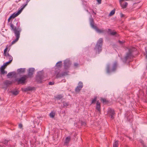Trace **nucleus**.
<instances>
[{
	"label": "nucleus",
	"mask_w": 147,
	"mask_h": 147,
	"mask_svg": "<svg viewBox=\"0 0 147 147\" xmlns=\"http://www.w3.org/2000/svg\"><path fill=\"white\" fill-rule=\"evenodd\" d=\"M10 26L11 28V30H13L15 34V35L16 37V38L13 40L11 42V44L10 45L11 46L12 45L16 43L19 40L20 35V33L21 31V29L20 27V26L19 25L16 27L14 26L13 24L11 23L10 24Z\"/></svg>",
	"instance_id": "1"
},
{
	"label": "nucleus",
	"mask_w": 147,
	"mask_h": 147,
	"mask_svg": "<svg viewBox=\"0 0 147 147\" xmlns=\"http://www.w3.org/2000/svg\"><path fill=\"white\" fill-rule=\"evenodd\" d=\"M136 50L135 48L129 49L128 52L126 53V56L123 59V62L125 63L127 59L133 58V52Z\"/></svg>",
	"instance_id": "2"
},
{
	"label": "nucleus",
	"mask_w": 147,
	"mask_h": 147,
	"mask_svg": "<svg viewBox=\"0 0 147 147\" xmlns=\"http://www.w3.org/2000/svg\"><path fill=\"white\" fill-rule=\"evenodd\" d=\"M103 41V39L101 38H99L94 48V50H95L96 53H99L100 52L102 51V47Z\"/></svg>",
	"instance_id": "3"
},
{
	"label": "nucleus",
	"mask_w": 147,
	"mask_h": 147,
	"mask_svg": "<svg viewBox=\"0 0 147 147\" xmlns=\"http://www.w3.org/2000/svg\"><path fill=\"white\" fill-rule=\"evenodd\" d=\"M117 63V62H115L114 63L113 66L111 67V65L109 64L107 65L106 67L107 72L108 73H110L115 71L116 69Z\"/></svg>",
	"instance_id": "4"
},
{
	"label": "nucleus",
	"mask_w": 147,
	"mask_h": 147,
	"mask_svg": "<svg viewBox=\"0 0 147 147\" xmlns=\"http://www.w3.org/2000/svg\"><path fill=\"white\" fill-rule=\"evenodd\" d=\"M28 78L27 75H24L20 78H17L16 79L15 81L18 84H24L26 82V80Z\"/></svg>",
	"instance_id": "5"
},
{
	"label": "nucleus",
	"mask_w": 147,
	"mask_h": 147,
	"mask_svg": "<svg viewBox=\"0 0 147 147\" xmlns=\"http://www.w3.org/2000/svg\"><path fill=\"white\" fill-rule=\"evenodd\" d=\"M90 24L91 27L94 29L97 32L100 33L104 32V30L99 29L96 26L94 25V20L92 18H90Z\"/></svg>",
	"instance_id": "6"
},
{
	"label": "nucleus",
	"mask_w": 147,
	"mask_h": 147,
	"mask_svg": "<svg viewBox=\"0 0 147 147\" xmlns=\"http://www.w3.org/2000/svg\"><path fill=\"white\" fill-rule=\"evenodd\" d=\"M29 0H27L26 2V4L25 5H22V7L21 8V9L18 12L16 13H13L10 16V17L11 18H14L17 16L20 13L22 9L25 7L26 6Z\"/></svg>",
	"instance_id": "7"
},
{
	"label": "nucleus",
	"mask_w": 147,
	"mask_h": 147,
	"mask_svg": "<svg viewBox=\"0 0 147 147\" xmlns=\"http://www.w3.org/2000/svg\"><path fill=\"white\" fill-rule=\"evenodd\" d=\"M44 76L43 73L41 71L38 72L36 78V81L39 83H41L42 80Z\"/></svg>",
	"instance_id": "8"
},
{
	"label": "nucleus",
	"mask_w": 147,
	"mask_h": 147,
	"mask_svg": "<svg viewBox=\"0 0 147 147\" xmlns=\"http://www.w3.org/2000/svg\"><path fill=\"white\" fill-rule=\"evenodd\" d=\"M71 63L70 60L66 59L64 61V67L65 69H68L70 67Z\"/></svg>",
	"instance_id": "9"
},
{
	"label": "nucleus",
	"mask_w": 147,
	"mask_h": 147,
	"mask_svg": "<svg viewBox=\"0 0 147 147\" xmlns=\"http://www.w3.org/2000/svg\"><path fill=\"white\" fill-rule=\"evenodd\" d=\"M83 87V84L82 82H79L78 84V86L75 89V91L76 92H79Z\"/></svg>",
	"instance_id": "10"
},
{
	"label": "nucleus",
	"mask_w": 147,
	"mask_h": 147,
	"mask_svg": "<svg viewBox=\"0 0 147 147\" xmlns=\"http://www.w3.org/2000/svg\"><path fill=\"white\" fill-rule=\"evenodd\" d=\"M35 69L34 68H30L29 69L28 73L27 76L28 78H32L33 76V75Z\"/></svg>",
	"instance_id": "11"
},
{
	"label": "nucleus",
	"mask_w": 147,
	"mask_h": 147,
	"mask_svg": "<svg viewBox=\"0 0 147 147\" xmlns=\"http://www.w3.org/2000/svg\"><path fill=\"white\" fill-rule=\"evenodd\" d=\"M62 63L61 61H59L56 63L55 66L56 67L55 68V74H56L57 72L59 71V68L61 67Z\"/></svg>",
	"instance_id": "12"
},
{
	"label": "nucleus",
	"mask_w": 147,
	"mask_h": 147,
	"mask_svg": "<svg viewBox=\"0 0 147 147\" xmlns=\"http://www.w3.org/2000/svg\"><path fill=\"white\" fill-rule=\"evenodd\" d=\"M68 72V71H65L62 73V74L59 73V71L55 74L56 75V77L57 78H60L64 76L67 75V73Z\"/></svg>",
	"instance_id": "13"
},
{
	"label": "nucleus",
	"mask_w": 147,
	"mask_h": 147,
	"mask_svg": "<svg viewBox=\"0 0 147 147\" xmlns=\"http://www.w3.org/2000/svg\"><path fill=\"white\" fill-rule=\"evenodd\" d=\"M108 114L111 119H113L114 118V115H115V113L113 109H109L108 112Z\"/></svg>",
	"instance_id": "14"
},
{
	"label": "nucleus",
	"mask_w": 147,
	"mask_h": 147,
	"mask_svg": "<svg viewBox=\"0 0 147 147\" xmlns=\"http://www.w3.org/2000/svg\"><path fill=\"white\" fill-rule=\"evenodd\" d=\"M96 109L99 112H101L100 104L98 100L96 102Z\"/></svg>",
	"instance_id": "15"
},
{
	"label": "nucleus",
	"mask_w": 147,
	"mask_h": 147,
	"mask_svg": "<svg viewBox=\"0 0 147 147\" xmlns=\"http://www.w3.org/2000/svg\"><path fill=\"white\" fill-rule=\"evenodd\" d=\"M71 140V137L70 136L67 137L65 139V141L64 143V145L67 146Z\"/></svg>",
	"instance_id": "16"
},
{
	"label": "nucleus",
	"mask_w": 147,
	"mask_h": 147,
	"mask_svg": "<svg viewBox=\"0 0 147 147\" xmlns=\"http://www.w3.org/2000/svg\"><path fill=\"white\" fill-rule=\"evenodd\" d=\"M3 83L5 85L7 86H8L11 84L12 83V82L10 80H6L4 81Z\"/></svg>",
	"instance_id": "17"
},
{
	"label": "nucleus",
	"mask_w": 147,
	"mask_h": 147,
	"mask_svg": "<svg viewBox=\"0 0 147 147\" xmlns=\"http://www.w3.org/2000/svg\"><path fill=\"white\" fill-rule=\"evenodd\" d=\"M120 2V3L121 7L123 8H125L127 7L128 4L126 2Z\"/></svg>",
	"instance_id": "18"
},
{
	"label": "nucleus",
	"mask_w": 147,
	"mask_h": 147,
	"mask_svg": "<svg viewBox=\"0 0 147 147\" xmlns=\"http://www.w3.org/2000/svg\"><path fill=\"white\" fill-rule=\"evenodd\" d=\"M8 59H9V61H11V62L12 61L13 57H12L9 55L8 52L7 53V55H5V56Z\"/></svg>",
	"instance_id": "19"
},
{
	"label": "nucleus",
	"mask_w": 147,
	"mask_h": 147,
	"mask_svg": "<svg viewBox=\"0 0 147 147\" xmlns=\"http://www.w3.org/2000/svg\"><path fill=\"white\" fill-rule=\"evenodd\" d=\"M34 87H28L25 88H24L23 90L25 92H26L28 91L32 90H34Z\"/></svg>",
	"instance_id": "20"
},
{
	"label": "nucleus",
	"mask_w": 147,
	"mask_h": 147,
	"mask_svg": "<svg viewBox=\"0 0 147 147\" xmlns=\"http://www.w3.org/2000/svg\"><path fill=\"white\" fill-rule=\"evenodd\" d=\"M63 97V94H58L55 97V98L57 100H59L62 98Z\"/></svg>",
	"instance_id": "21"
},
{
	"label": "nucleus",
	"mask_w": 147,
	"mask_h": 147,
	"mask_svg": "<svg viewBox=\"0 0 147 147\" xmlns=\"http://www.w3.org/2000/svg\"><path fill=\"white\" fill-rule=\"evenodd\" d=\"M62 104L63 105V108H67L69 105V103L65 101H63L62 102Z\"/></svg>",
	"instance_id": "22"
},
{
	"label": "nucleus",
	"mask_w": 147,
	"mask_h": 147,
	"mask_svg": "<svg viewBox=\"0 0 147 147\" xmlns=\"http://www.w3.org/2000/svg\"><path fill=\"white\" fill-rule=\"evenodd\" d=\"M101 100L102 102L105 105L109 103L108 101L105 98H102L101 99Z\"/></svg>",
	"instance_id": "23"
},
{
	"label": "nucleus",
	"mask_w": 147,
	"mask_h": 147,
	"mask_svg": "<svg viewBox=\"0 0 147 147\" xmlns=\"http://www.w3.org/2000/svg\"><path fill=\"white\" fill-rule=\"evenodd\" d=\"M97 98V96H95L92 99V101L91 103L90 104V105H91L92 104H94L96 103V102L97 101H96Z\"/></svg>",
	"instance_id": "24"
},
{
	"label": "nucleus",
	"mask_w": 147,
	"mask_h": 147,
	"mask_svg": "<svg viewBox=\"0 0 147 147\" xmlns=\"http://www.w3.org/2000/svg\"><path fill=\"white\" fill-rule=\"evenodd\" d=\"M16 74V72L15 71L11 72L9 73L7 75V77L8 78H9L10 76H11L12 75H15Z\"/></svg>",
	"instance_id": "25"
},
{
	"label": "nucleus",
	"mask_w": 147,
	"mask_h": 147,
	"mask_svg": "<svg viewBox=\"0 0 147 147\" xmlns=\"http://www.w3.org/2000/svg\"><path fill=\"white\" fill-rule=\"evenodd\" d=\"M17 71L19 73H24L25 72V68H20L18 69Z\"/></svg>",
	"instance_id": "26"
},
{
	"label": "nucleus",
	"mask_w": 147,
	"mask_h": 147,
	"mask_svg": "<svg viewBox=\"0 0 147 147\" xmlns=\"http://www.w3.org/2000/svg\"><path fill=\"white\" fill-rule=\"evenodd\" d=\"M11 92L14 95H17L18 94L19 91L18 90H12L11 91Z\"/></svg>",
	"instance_id": "27"
},
{
	"label": "nucleus",
	"mask_w": 147,
	"mask_h": 147,
	"mask_svg": "<svg viewBox=\"0 0 147 147\" xmlns=\"http://www.w3.org/2000/svg\"><path fill=\"white\" fill-rule=\"evenodd\" d=\"M55 115V113L54 112L52 111L49 114L50 117L52 118L54 117Z\"/></svg>",
	"instance_id": "28"
},
{
	"label": "nucleus",
	"mask_w": 147,
	"mask_h": 147,
	"mask_svg": "<svg viewBox=\"0 0 147 147\" xmlns=\"http://www.w3.org/2000/svg\"><path fill=\"white\" fill-rule=\"evenodd\" d=\"M118 141H116L113 143V147H118Z\"/></svg>",
	"instance_id": "29"
},
{
	"label": "nucleus",
	"mask_w": 147,
	"mask_h": 147,
	"mask_svg": "<svg viewBox=\"0 0 147 147\" xmlns=\"http://www.w3.org/2000/svg\"><path fill=\"white\" fill-rule=\"evenodd\" d=\"M8 46V45H7V46L6 48L4 50V52H3V54H4V56H5V55H7V51Z\"/></svg>",
	"instance_id": "30"
},
{
	"label": "nucleus",
	"mask_w": 147,
	"mask_h": 147,
	"mask_svg": "<svg viewBox=\"0 0 147 147\" xmlns=\"http://www.w3.org/2000/svg\"><path fill=\"white\" fill-rule=\"evenodd\" d=\"M0 71L1 74H6L7 73V71H5L4 70H3L2 69L0 70Z\"/></svg>",
	"instance_id": "31"
},
{
	"label": "nucleus",
	"mask_w": 147,
	"mask_h": 147,
	"mask_svg": "<svg viewBox=\"0 0 147 147\" xmlns=\"http://www.w3.org/2000/svg\"><path fill=\"white\" fill-rule=\"evenodd\" d=\"M115 9H113L112 10L111 12H110L109 15L110 16H111L114 15L115 13Z\"/></svg>",
	"instance_id": "32"
},
{
	"label": "nucleus",
	"mask_w": 147,
	"mask_h": 147,
	"mask_svg": "<svg viewBox=\"0 0 147 147\" xmlns=\"http://www.w3.org/2000/svg\"><path fill=\"white\" fill-rule=\"evenodd\" d=\"M117 34V33L116 32H111L110 34V35L112 36H114Z\"/></svg>",
	"instance_id": "33"
},
{
	"label": "nucleus",
	"mask_w": 147,
	"mask_h": 147,
	"mask_svg": "<svg viewBox=\"0 0 147 147\" xmlns=\"http://www.w3.org/2000/svg\"><path fill=\"white\" fill-rule=\"evenodd\" d=\"M79 66V64L77 63H74V66L75 68H77Z\"/></svg>",
	"instance_id": "34"
},
{
	"label": "nucleus",
	"mask_w": 147,
	"mask_h": 147,
	"mask_svg": "<svg viewBox=\"0 0 147 147\" xmlns=\"http://www.w3.org/2000/svg\"><path fill=\"white\" fill-rule=\"evenodd\" d=\"M6 66H5L4 64L0 68V70H1L2 69L3 70H4V69L6 67Z\"/></svg>",
	"instance_id": "35"
},
{
	"label": "nucleus",
	"mask_w": 147,
	"mask_h": 147,
	"mask_svg": "<svg viewBox=\"0 0 147 147\" xmlns=\"http://www.w3.org/2000/svg\"><path fill=\"white\" fill-rule=\"evenodd\" d=\"M11 62V61H9L8 62H7L6 63H4V65L5 66H7V65L9 64V63H10Z\"/></svg>",
	"instance_id": "36"
},
{
	"label": "nucleus",
	"mask_w": 147,
	"mask_h": 147,
	"mask_svg": "<svg viewBox=\"0 0 147 147\" xmlns=\"http://www.w3.org/2000/svg\"><path fill=\"white\" fill-rule=\"evenodd\" d=\"M118 42L120 44L122 45L123 43L125 42V41H121L120 40H119L118 41Z\"/></svg>",
	"instance_id": "37"
},
{
	"label": "nucleus",
	"mask_w": 147,
	"mask_h": 147,
	"mask_svg": "<svg viewBox=\"0 0 147 147\" xmlns=\"http://www.w3.org/2000/svg\"><path fill=\"white\" fill-rule=\"evenodd\" d=\"M54 84V82H49V85H53Z\"/></svg>",
	"instance_id": "38"
},
{
	"label": "nucleus",
	"mask_w": 147,
	"mask_h": 147,
	"mask_svg": "<svg viewBox=\"0 0 147 147\" xmlns=\"http://www.w3.org/2000/svg\"><path fill=\"white\" fill-rule=\"evenodd\" d=\"M112 31L111 29H108V33L110 35V34L111 32H112Z\"/></svg>",
	"instance_id": "39"
},
{
	"label": "nucleus",
	"mask_w": 147,
	"mask_h": 147,
	"mask_svg": "<svg viewBox=\"0 0 147 147\" xmlns=\"http://www.w3.org/2000/svg\"><path fill=\"white\" fill-rule=\"evenodd\" d=\"M98 2V3L99 4H101V1L102 0H96Z\"/></svg>",
	"instance_id": "40"
},
{
	"label": "nucleus",
	"mask_w": 147,
	"mask_h": 147,
	"mask_svg": "<svg viewBox=\"0 0 147 147\" xmlns=\"http://www.w3.org/2000/svg\"><path fill=\"white\" fill-rule=\"evenodd\" d=\"M19 127H20V128H21L22 127V124H19Z\"/></svg>",
	"instance_id": "41"
},
{
	"label": "nucleus",
	"mask_w": 147,
	"mask_h": 147,
	"mask_svg": "<svg viewBox=\"0 0 147 147\" xmlns=\"http://www.w3.org/2000/svg\"><path fill=\"white\" fill-rule=\"evenodd\" d=\"M124 16H125L124 15L122 14V13H121V18H122V17H124Z\"/></svg>",
	"instance_id": "42"
},
{
	"label": "nucleus",
	"mask_w": 147,
	"mask_h": 147,
	"mask_svg": "<svg viewBox=\"0 0 147 147\" xmlns=\"http://www.w3.org/2000/svg\"><path fill=\"white\" fill-rule=\"evenodd\" d=\"M0 147H5V146L3 144H0Z\"/></svg>",
	"instance_id": "43"
},
{
	"label": "nucleus",
	"mask_w": 147,
	"mask_h": 147,
	"mask_svg": "<svg viewBox=\"0 0 147 147\" xmlns=\"http://www.w3.org/2000/svg\"><path fill=\"white\" fill-rule=\"evenodd\" d=\"M37 131H32V132L33 133H36L37 132Z\"/></svg>",
	"instance_id": "44"
},
{
	"label": "nucleus",
	"mask_w": 147,
	"mask_h": 147,
	"mask_svg": "<svg viewBox=\"0 0 147 147\" xmlns=\"http://www.w3.org/2000/svg\"><path fill=\"white\" fill-rule=\"evenodd\" d=\"M92 11L93 13H94V14L96 15V13L93 10H92Z\"/></svg>",
	"instance_id": "45"
},
{
	"label": "nucleus",
	"mask_w": 147,
	"mask_h": 147,
	"mask_svg": "<svg viewBox=\"0 0 147 147\" xmlns=\"http://www.w3.org/2000/svg\"><path fill=\"white\" fill-rule=\"evenodd\" d=\"M11 19V18L10 17H9V18H8V22H9L10 21V19Z\"/></svg>",
	"instance_id": "46"
},
{
	"label": "nucleus",
	"mask_w": 147,
	"mask_h": 147,
	"mask_svg": "<svg viewBox=\"0 0 147 147\" xmlns=\"http://www.w3.org/2000/svg\"><path fill=\"white\" fill-rule=\"evenodd\" d=\"M146 58H147V51H146Z\"/></svg>",
	"instance_id": "47"
},
{
	"label": "nucleus",
	"mask_w": 147,
	"mask_h": 147,
	"mask_svg": "<svg viewBox=\"0 0 147 147\" xmlns=\"http://www.w3.org/2000/svg\"><path fill=\"white\" fill-rule=\"evenodd\" d=\"M141 143H142V144H144V142L143 141H142L141 142Z\"/></svg>",
	"instance_id": "48"
}]
</instances>
